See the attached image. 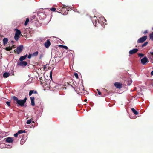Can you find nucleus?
Here are the masks:
<instances>
[{
  "mask_svg": "<svg viewBox=\"0 0 153 153\" xmlns=\"http://www.w3.org/2000/svg\"><path fill=\"white\" fill-rule=\"evenodd\" d=\"M13 100L16 102V104L18 105L17 106H20L21 107H25L26 105H24V104L26 102L27 100V98L25 97L24 100H19L18 98L16 96H13Z\"/></svg>",
  "mask_w": 153,
  "mask_h": 153,
  "instance_id": "nucleus-1",
  "label": "nucleus"
},
{
  "mask_svg": "<svg viewBox=\"0 0 153 153\" xmlns=\"http://www.w3.org/2000/svg\"><path fill=\"white\" fill-rule=\"evenodd\" d=\"M23 47L22 45H20L17 47L16 50H14V52H16L18 54H19L23 50Z\"/></svg>",
  "mask_w": 153,
  "mask_h": 153,
  "instance_id": "nucleus-2",
  "label": "nucleus"
},
{
  "mask_svg": "<svg viewBox=\"0 0 153 153\" xmlns=\"http://www.w3.org/2000/svg\"><path fill=\"white\" fill-rule=\"evenodd\" d=\"M147 36H145L139 38L137 41L138 43H142L144 42L147 39Z\"/></svg>",
  "mask_w": 153,
  "mask_h": 153,
  "instance_id": "nucleus-3",
  "label": "nucleus"
},
{
  "mask_svg": "<svg viewBox=\"0 0 153 153\" xmlns=\"http://www.w3.org/2000/svg\"><path fill=\"white\" fill-rule=\"evenodd\" d=\"M17 63V65L22 66H25L27 65V62L26 61H21Z\"/></svg>",
  "mask_w": 153,
  "mask_h": 153,
  "instance_id": "nucleus-4",
  "label": "nucleus"
},
{
  "mask_svg": "<svg viewBox=\"0 0 153 153\" xmlns=\"http://www.w3.org/2000/svg\"><path fill=\"white\" fill-rule=\"evenodd\" d=\"M13 137H9L5 138L4 140H5L7 142L12 143L13 141Z\"/></svg>",
  "mask_w": 153,
  "mask_h": 153,
  "instance_id": "nucleus-5",
  "label": "nucleus"
},
{
  "mask_svg": "<svg viewBox=\"0 0 153 153\" xmlns=\"http://www.w3.org/2000/svg\"><path fill=\"white\" fill-rule=\"evenodd\" d=\"M114 85L117 88L120 89L122 87V85L121 83L116 82L114 83Z\"/></svg>",
  "mask_w": 153,
  "mask_h": 153,
  "instance_id": "nucleus-6",
  "label": "nucleus"
},
{
  "mask_svg": "<svg viewBox=\"0 0 153 153\" xmlns=\"http://www.w3.org/2000/svg\"><path fill=\"white\" fill-rule=\"evenodd\" d=\"M141 62L143 65H145L146 63L149 62L147 58L146 57H144L142 58L141 60Z\"/></svg>",
  "mask_w": 153,
  "mask_h": 153,
  "instance_id": "nucleus-7",
  "label": "nucleus"
},
{
  "mask_svg": "<svg viewBox=\"0 0 153 153\" xmlns=\"http://www.w3.org/2000/svg\"><path fill=\"white\" fill-rule=\"evenodd\" d=\"M98 19H97V17L95 16H94L92 19V21L93 24L95 26H96L97 24V22L98 21Z\"/></svg>",
  "mask_w": 153,
  "mask_h": 153,
  "instance_id": "nucleus-8",
  "label": "nucleus"
},
{
  "mask_svg": "<svg viewBox=\"0 0 153 153\" xmlns=\"http://www.w3.org/2000/svg\"><path fill=\"white\" fill-rule=\"evenodd\" d=\"M138 51V49L135 48L130 51L129 53L130 54L132 55L136 53Z\"/></svg>",
  "mask_w": 153,
  "mask_h": 153,
  "instance_id": "nucleus-9",
  "label": "nucleus"
},
{
  "mask_svg": "<svg viewBox=\"0 0 153 153\" xmlns=\"http://www.w3.org/2000/svg\"><path fill=\"white\" fill-rule=\"evenodd\" d=\"M51 45V43L49 40L48 39L47 40L46 42L44 43V45L45 47L47 48H48Z\"/></svg>",
  "mask_w": 153,
  "mask_h": 153,
  "instance_id": "nucleus-10",
  "label": "nucleus"
},
{
  "mask_svg": "<svg viewBox=\"0 0 153 153\" xmlns=\"http://www.w3.org/2000/svg\"><path fill=\"white\" fill-rule=\"evenodd\" d=\"M27 54L24 56L20 57L19 59L20 61H22L24 60L27 57Z\"/></svg>",
  "mask_w": 153,
  "mask_h": 153,
  "instance_id": "nucleus-11",
  "label": "nucleus"
},
{
  "mask_svg": "<svg viewBox=\"0 0 153 153\" xmlns=\"http://www.w3.org/2000/svg\"><path fill=\"white\" fill-rule=\"evenodd\" d=\"M30 98L31 99V105L33 106H34L35 105V103H34L35 98L34 97H30Z\"/></svg>",
  "mask_w": 153,
  "mask_h": 153,
  "instance_id": "nucleus-12",
  "label": "nucleus"
},
{
  "mask_svg": "<svg viewBox=\"0 0 153 153\" xmlns=\"http://www.w3.org/2000/svg\"><path fill=\"white\" fill-rule=\"evenodd\" d=\"M70 9V8L67 7L66 9H65V10H64V12L62 13L64 15H66L67 14H68V11H69Z\"/></svg>",
  "mask_w": 153,
  "mask_h": 153,
  "instance_id": "nucleus-13",
  "label": "nucleus"
},
{
  "mask_svg": "<svg viewBox=\"0 0 153 153\" xmlns=\"http://www.w3.org/2000/svg\"><path fill=\"white\" fill-rule=\"evenodd\" d=\"M37 94V92L36 91H35L34 90H30L29 92V95L30 96L32 94Z\"/></svg>",
  "mask_w": 153,
  "mask_h": 153,
  "instance_id": "nucleus-14",
  "label": "nucleus"
},
{
  "mask_svg": "<svg viewBox=\"0 0 153 153\" xmlns=\"http://www.w3.org/2000/svg\"><path fill=\"white\" fill-rule=\"evenodd\" d=\"M10 75V74L7 72H5L3 74V76L4 78H6L8 77Z\"/></svg>",
  "mask_w": 153,
  "mask_h": 153,
  "instance_id": "nucleus-15",
  "label": "nucleus"
},
{
  "mask_svg": "<svg viewBox=\"0 0 153 153\" xmlns=\"http://www.w3.org/2000/svg\"><path fill=\"white\" fill-rule=\"evenodd\" d=\"M131 110L132 112L136 115L138 114L139 112L136 111L134 108H132Z\"/></svg>",
  "mask_w": 153,
  "mask_h": 153,
  "instance_id": "nucleus-16",
  "label": "nucleus"
},
{
  "mask_svg": "<svg viewBox=\"0 0 153 153\" xmlns=\"http://www.w3.org/2000/svg\"><path fill=\"white\" fill-rule=\"evenodd\" d=\"M8 41V39L7 38H4L3 40V45H5V44H7V43Z\"/></svg>",
  "mask_w": 153,
  "mask_h": 153,
  "instance_id": "nucleus-17",
  "label": "nucleus"
},
{
  "mask_svg": "<svg viewBox=\"0 0 153 153\" xmlns=\"http://www.w3.org/2000/svg\"><path fill=\"white\" fill-rule=\"evenodd\" d=\"M15 30L16 31L15 34L19 36L21 34L20 31L17 29H15Z\"/></svg>",
  "mask_w": 153,
  "mask_h": 153,
  "instance_id": "nucleus-18",
  "label": "nucleus"
},
{
  "mask_svg": "<svg viewBox=\"0 0 153 153\" xmlns=\"http://www.w3.org/2000/svg\"><path fill=\"white\" fill-rule=\"evenodd\" d=\"M39 54V52L38 51H36L34 53H33L32 55V56L34 57V56H38Z\"/></svg>",
  "mask_w": 153,
  "mask_h": 153,
  "instance_id": "nucleus-19",
  "label": "nucleus"
},
{
  "mask_svg": "<svg viewBox=\"0 0 153 153\" xmlns=\"http://www.w3.org/2000/svg\"><path fill=\"white\" fill-rule=\"evenodd\" d=\"M67 7H66L65 5H63V7H62V10H61V12H59V13H61L62 14V13L64 12V10H65V9Z\"/></svg>",
  "mask_w": 153,
  "mask_h": 153,
  "instance_id": "nucleus-20",
  "label": "nucleus"
},
{
  "mask_svg": "<svg viewBox=\"0 0 153 153\" xmlns=\"http://www.w3.org/2000/svg\"><path fill=\"white\" fill-rule=\"evenodd\" d=\"M19 35H17L16 34H15L14 36V39L16 41L18 40L19 38Z\"/></svg>",
  "mask_w": 153,
  "mask_h": 153,
  "instance_id": "nucleus-21",
  "label": "nucleus"
},
{
  "mask_svg": "<svg viewBox=\"0 0 153 153\" xmlns=\"http://www.w3.org/2000/svg\"><path fill=\"white\" fill-rule=\"evenodd\" d=\"M29 19L28 18H27L26 19V21L24 23V25L25 26H26V25H27L28 22H29Z\"/></svg>",
  "mask_w": 153,
  "mask_h": 153,
  "instance_id": "nucleus-22",
  "label": "nucleus"
},
{
  "mask_svg": "<svg viewBox=\"0 0 153 153\" xmlns=\"http://www.w3.org/2000/svg\"><path fill=\"white\" fill-rule=\"evenodd\" d=\"M17 132L19 134H20L23 133H25L26 131L25 130H19Z\"/></svg>",
  "mask_w": 153,
  "mask_h": 153,
  "instance_id": "nucleus-23",
  "label": "nucleus"
},
{
  "mask_svg": "<svg viewBox=\"0 0 153 153\" xmlns=\"http://www.w3.org/2000/svg\"><path fill=\"white\" fill-rule=\"evenodd\" d=\"M53 83H49V85L50 86V87H51L52 88H55L56 86H53Z\"/></svg>",
  "mask_w": 153,
  "mask_h": 153,
  "instance_id": "nucleus-24",
  "label": "nucleus"
},
{
  "mask_svg": "<svg viewBox=\"0 0 153 153\" xmlns=\"http://www.w3.org/2000/svg\"><path fill=\"white\" fill-rule=\"evenodd\" d=\"M12 49V48L10 47H6V48H5V50H6V51H10Z\"/></svg>",
  "mask_w": 153,
  "mask_h": 153,
  "instance_id": "nucleus-25",
  "label": "nucleus"
},
{
  "mask_svg": "<svg viewBox=\"0 0 153 153\" xmlns=\"http://www.w3.org/2000/svg\"><path fill=\"white\" fill-rule=\"evenodd\" d=\"M148 42H145L142 45V47H143L144 46H146V45H147L148 44Z\"/></svg>",
  "mask_w": 153,
  "mask_h": 153,
  "instance_id": "nucleus-26",
  "label": "nucleus"
},
{
  "mask_svg": "<svg viewBox=\"0 0 153 153\" xmlns=\"http://www.w3.org/2000/svg\"><path fill=\"white\" fill-rule=\"evenodd\" d=\"M31 120H32V118L30 120H28L27 122V124H30L31 123Z\"/></svg>",
  "mask_w": 153,
  "mask_h": 153,
  "instance_id": "nucleus-27",
  "label": "nucleus"
},
{
  "mask_svg": "<svg viewBox=\"0 0 153 153\" xmlns=\"http://www.w3.org/2000/svg\"><path fill=\"white\" fill-rule=\"evenodd\" d=\"M24 139H23L22 138L21 139L20 142V143L21 145H22L24 143Z\"/></svg>",
  "mask_w": 153,
  "mask_h": 153,
  "instance_id": "nucleus-28",
  "label": "nucleus"
},
{
  "mask_svg": "<svg viewBox=\"0 0 153 153\" xmlns=\"http://www.w3.org/2000/svg\"><path fill=\"white\" fill-rule=\"evenodd\" d=\"M138 56L141 58L143 57L144 56V54L142 53H139L138 54Z\"/></svg>",
  "mask_w": 153,
  "mask_h": 153,
  "instance_id": "nucleus-29",
  "label": "nucleus"
},
{
  "mask_svg": "<svg viewBox=\"0 0 153 153\" xmlns=\"http://www.w3.org/2000/svg\"><path fill=\"white\" fill-rule=\"evenodd\" d=\"M150 38L153 40V33L150 35Z\"/></svg>",
  "mask_w": 153,
  "mask_h": 153,
  "instance_id": "nucleus-30",
  "label": "nucleus"
},
{
  "mask_svg": "<svg viewBox=\"0 0 153 153\" xmlns=\"http://www.w3.org/2000/svg\"><path fill=\"white\" fill-rule=\"evenodd\" d=\"M60 46H62V47L64 48L65 49H68V47L65 45H60Z\"/></svg>",
  "mask_w": 153,
  "mask_h": 153,
  "instance_id": "nucleus-31",
  "label": "nucleus"
},
{
  "mask_svg": "<svg viewBox=\"0 0 153 153\" xmlns=\"http://www.w3.org/2000/svg\"><path fill=\"white\" fill-rule=\"evenodd\" d=\"M150 59L151 60V63L153 62V56H151L150 57Z\"/></svg>",
  "mask_w": 153,
  "mask_h": 153,
  "instance_id": "nucleus-32",
  "label": "nucleus"
},
{
  "mask_svg": "<svg viewBox=\"0 0 153 153\" xmlns=\"http://www.w3.org/2000/svg\"><path fill=\"white\" fill-rule=\"evenodd\" d=\"M56 9L54 7H52L50 8V10L53 11H55Z\"/></svg>",
  "mask_w": 153,
  "mask_h": 153,
  "instance_id": "nucleus-33",
  "label": "nucleus"
},
{
  "mask_svg": "<svg viewBox=\"0 0 153 153\" xmlns=\"http://www.w3.org/2000/svg\"><path fill=\"white\" fill-rule=\"evenodd\" d=\"M74 76H75L76 77V78H77V79L78 78V74L77 73H75L74 74Z\"/></svg>",
  "mask_w": 153,
  "mask_h": 153,
  "instance_id": "nucleus-34",
  "label": "nucleus"
},
{
  "mask_svg": "<svg viewBox=\"0 0 153 153\" xmlns=\"http://www.w3.org/2000/svg\"><path fill=\"white\" fill-rule=\"evenodd\" d=\"M6 104L7 105L10 107V102H9V101H7L6 102Z\"/></svg>",
  "mask_w": 153,
  "mask_h": 153,
  "instance_id": "nucleus-35",
  "label": "nucleus"
},
{
  "mask_svg": "<svg viewBox=\"0 0 153 153\" xmlns=\"http://www.w3.org/2000/svg\"><path fill=\"white\" fill-rule=\"evenodd\" d=\"M31 56H32V55L31 54H29L28 56V58L30 59L31 58Z\"/></svg>",
  "mask_w": 153,
  "mask_h": 153,
  "instance_id": "nucleus-36",
  "label": "nucleus"
},
{
  "mask_svg": "<svg viewBox=\"0 0 153 153\" xmlns=\"http://www.w3.org/2000/svg\"><path fill=\"white\" fill-rule=\"evenodd\" d=\"M97 91L98 92V94L99 95H100L101 94V93L100 91V90L98 89H97Z\"/></svg>",
  "mask_w": 153,
  "mask_h": 153,
  "instance_id": "nucleus-37",
  "label": "nucleus"
},
{
  "mask_svg": "<svg viewBox=\"0 0 153 153\" xmlns=\"http://www.w3.org/2000/svg\"><path fill=\"white\" fill-rule=\"evenodd\" d=\"M19 134L18 133V132L17 133H16L14 134V136L15 137H18V136Z\"/></svg>",
  "mask_w": 153,
  "mask_h": 153,
  "instance_id": "nucleus-38",
  "label": "nucleus"
},
{
  "mask_svg": "<svg viewBox=\"0 0 153 153\" xmlns=\"http://www.w3.org/2000/svg\"><path fill=\"white\" fill-rule=\"evenodd\" d=\"M148 33V31L147 30H146L145 31L143 32V34H146L147 33Z\"/></svg>",
  "mask_w": 153,
  "mask_h": 153,
  "instance_id": "nucleus-39",
  "label": "nucleus"
},
{
  "mask_svg": "<svg viewBox=\"0 0 153 153\" xmlns=\"http://www.w3.org/2000/svg\"><path fill=\"white\" fill-rule=\"evenodd\" d=\"M67 84L68 85H71L72 87L74 89H75V88H74V87H73V86H72V85H70V84H69V83H67Z\"/></svg>",
  "mask_w": 153,
  "mask_h": 153,
  "instance_id": "nucleus-40",
  "label": "nucleus"
},
{
  "mask_svg": "<svg viewBox=\"0 0 153 153\" xmlns=\"http://www.w3.org/2000/svg\"><path fill=\"white\" fill-rule=\"evenodd\" d=\"M43 56V55H42V54H41L40 55V57H39V59H41V58Z\"/></svg>",
  "mask_w": 153,
  "mask_h": 153,
  "instance_id": "nucleus-41",
  "label": "nucleus"
},
{
  "mask_svg": "<svg viewBox=\"0 0 153 153\" xmlns=\"http://www.w3.org/2000/svg\"><path fill=\"white\" fill-rule=\"evenodd\" d=\"M150 53L151 54V56H153V52H150Z\"/></svg>",
  "mask_w": 153,
  "mask_h": 153,
  "instance_id": "nucleus-42",
  "label": "nucleus"
},
{
  "mask_svg": "<svg viewBox=\"0 0 153 153\" xmlns=\"http://www.w3.org/2000/svg\"><path fill=\"white\" fill-rule=\"evenodd\" d=\"M151 75H153V70L152 71L151 73Z\"/></svg>",
  "mask_w": 153,
  "mask_h": 153,
  "instance_id": "nucleus-43",
  "label": "nucleus"
},
{
  "mask_svg": "<svg viewBox=\"0 0 153 153\" xmlns=\"http://www.w3.org/2000/svg\"><path fill=\"white\" fill-rule=\"evenodd\" d=\"M12 47L13 48H16L15 45H13Z\"/></svg>",
  "mask_w": 153,
  "mask_h": 153,
  "instance_id": "nucleus-44",
  "label": "nucleus"
},
{
  "mask_svg": "<svg viewBox=\"0 0 153 153\" xmlns=\"http://www.w3.org/2000/svg\"><path fill=\"white\" fill-rule=\"evenodd\" d=\"M11 43H13H13H14V41H11Z\"/></svg>",
  "mask_w": 153,
  "mask_h": 153,
  "instance_id": "nucleus-45",
  "label": "nucleus"
},
{
  "mask_svg": "<svg viewBox=\"0 0 153 153\" xmlns=\"http://www.w3.org/2000/svg\"><path fill=\"white\" fill-rule=\"evenodd\" d=\"M46 68V66L45 65L44 67V69H45Z\"/></svg>",
  "mask_w": 153,
  "mask_h": 153,
  "instance_id": "nucleus-46",
  "label": "nucleus"
},
{
  "mask_svg": "<svg viewBox=\"0 0 153 153\" xmlns=\"http://www.w3.org/2000/svg\"><path fill=\"white\" fill-rule=\"evenodd\" d=\"M87 101V99H85L84 100V101H85V102H86Z\"/></svg>",
  "mask_w": 153,
  "mask_h": 153,
  "instance_id": "nucleus-47",
  "label": "nucleus"
},
{
  "mask_svg": "<svg viewBox=\"0 0 153 153\" xmlns=\"http://www.w3.org/2000/svg\"><path fill=\"white\" fill-rule=\"evenodd\" d=\"M83 90L84 91V89L83 88Z\"/></svg>",
  "mask_w": 153,
  "mask_h": 153,
  "instance_id": "nucleus-48",
  "label": "nucleus"
},
{
  "mask_svg": "<svg viewBox=\"0 0 153 153\" xmlns=\"http://www.w3.org/2000/svg\"><path fill=\"white\" fill-rule=\"evenodd\" d=\"M48 81H49V82H51V81H50V80H48Z\"/></svg>",
  "mask_w": 153,
  "mask_h": 153,
  "instance_id": "nucleus-49",
  "label": "nucleus"
},
{
  "mask_svg": "<svg viewBox=\"0 0 153 153\" xmlns=\"http://www.w3.org/2000/svg\"><path fill=\"white\" fill-rule=\"evenodd\" d=\"M59 46L62 47V46H60V45H59Z\"/></svg>",
  "mask_w": 153,
  "mask_h": 153,
  "instance_id": "nucleus-50",
  "label": "nucleus"
},
{
  "mask_svg": "<svg viewBox=\"0 0 153 153\" xmlns=\"http://www.w3.org/2000/svg\"><path fill=\"white\" fill-rule=\"evenodd\" d=\"M33 123H34V121H33L32 122Z\"/></svg>",
  "mask_w": 153,
  "mask_h": 153,
  "instance_id": "nucleus-51",
  "label": "nucleus"
},
{
  "mask_svg": "<svg viewBox=\"0 0 153 153\" xmlns=\"http://www.w3.org/2000/svg\"><path fill=\"white\" fill-rule=\"evenodd\" d=\"M152 30H153V28H152Z\"/></svg>",
  "mask_w": 153,
  "mask_h": 153,
  "instance_id": "nucleus-52",
  "label": "nucleus"
},
{
  "mask_svg": "<svg viewBox=\"0 0 153 153\" xmlns=\"http://www.w3.org/2000/svg\"><path fill=\"white\" fill-rule=\"evenodd\" d=\"M152 69H153V67L152 68Z\"/></svg>",
  "mask_w": 153,
  "mask_h": 153,
  "instance_id": "nucleus-53",
  "label": "nucleus"
}]
</instances>
